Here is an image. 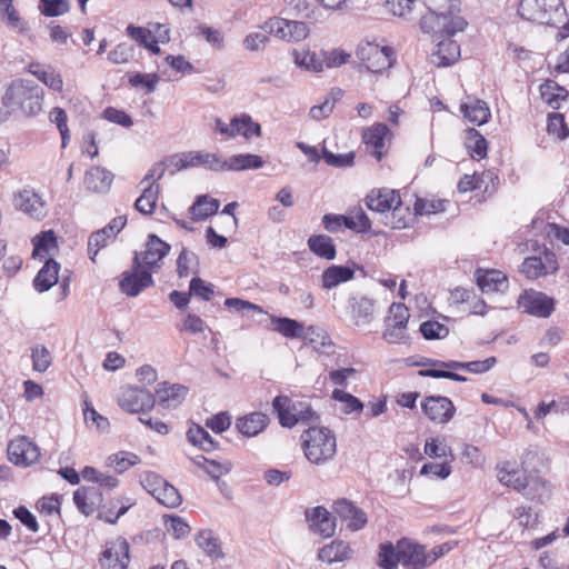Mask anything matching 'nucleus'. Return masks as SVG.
Instances as JSON below:
<instances>
[{"label": "nucleus", "mask_w": 569, "mask_h": 569, "mask_svg": "<svg viewBox=\"0 0 569 569\" xmlns=\"http://www.w3.org/2000/svg\"><path fill=\"white\" fill-rule=\"evenodd\" d=\"M272 329L286 338H302L305 327L301 322L287 317H271Z\"/></svg>", "instance_id": "a19ab883"}, {"label": "nucleus", "mask_w": 569, "mask_h": 569, "mask_svg": "<svg viewBox=\"0 0 569 569\" xmlns=\"http://www.w3.org/2000/svg\"><path fill=\"white\" fill-rule=\"evenodd\" d=\"M520 272L523 273L528 279H538L541 276L548 273L547 266L543 263L540 257H527L520 267Z\"/></svg>", "instance_id": "5fc2aeb1"}, {"label": "nucleus", "mask_w": 569, "mask_h": 569, "mask_svg": "<svg viewBox=\"0 0 569 569\" xmlns=\"http://www.w3.org/2000/svg\"><path fill=\"white\" fill-rule=\"evenodd\" d=\"M43 89L32 80L13 81L2 98L11 111L20 110L26 116H36L42 110Z\"/></svg>", "instance_id": "f03ea898"}, {"label": "nucleus", "mask_w": 569, "mask_h": 569, "mask_svg": "<svg viewBox=\"0 0 569 569\" xmlns=\"http://www.w3.org/2000/svg\"><path fill=\"white\" fill-rule=\"evenodd\" d=\"M29 71L51 90L57 92L62 91V77L60 73L56 72L51 67L44 68L39 63H31L29 66Z\"/></svg>", "instance_id": "58836bf2"}, {"label": "nucleus", "mask_w": 569, "mask_h": 569, "mask_svg": "<svg viewBox=\"0 0 569 569\" xmlns=\"http://www.w3.org/2000/svg\"><path fill=\"white\" fill-rule=\"evenodd\" d=\"M270 423V418L260 411H254L236 420V428L244 437H254Z\"/></svg>", "instance_id": "5701e85b"}, {"label": "nucleus", "mask_w": 569, "mask_h": 569, "mask_svg": "<svg viewBox=\"0 0 569 569\" xmlns=\"http://www.w3.org/2000/svg\"><path fill=\"white\" fill-rule=\"evenodd\" d=\"M233 122L234 124H239L240 136H243L246 139H250L253 136H261L260 123L253 121L252 118L247 113L234 116Z\"/></svg>", "instance_id": "4d7b16f0"}, {"label": "nucleus", "mask_w": 569, "mask_h": 569, "mask_svg": "<svg viewBox=\"0 0 569 569\" xmlns=\"http://www.w3.org/2000/svg\"><path fill=\"white\" fill-rule=\"evenodd\" d=\"M348 310L356 327H366L375 319L376 301L367 296L353 295L348 299Z\"/></svg>", "instance_id": "f3484780"}, {"label": "nucleus", "mask_w": 569, "mask_h": 569, "mask_svg": "<svg viewBox=\"0 0 569 569\" xmlns=\"http://www.w3.org/2000/svg\"><path fill=\"white\" fill-rule=\"evenodd\" d=\"M307 243L310 251L320 258L333 260L337 256L333 240L327 234H313L309 237Z\"/></svg>", "instance_id": "c9c22d12"}, {"label": "nucleus", "mask_w": 569, "mask_h": 569, "mask_svg": "<svg viewBox=\"0 0 569 569\" xmlns=\"http://www.w3.org/2000/svg\"><path fill=\"white\" fill-rule=\"evenodd\" d=\"M196 542L199 548L210 558L222 559L224 553L221 549L220 539L213 533L212 530L206 529L199 531L196 537Z\"/></svg>", "instance_id": "e433bc0d"}, {"label": "nucleus", "mask_w": 569, "mask_h": 569, "mask_svg": "<svg viewBox=\"0 0 569 569\" xmlns=\"http://www.w3.org/2000/svg\"><path fill=\"white\" fill-rule=\"evenodd\" d=\"M71 9V4L68 0H39L38 10L44 17H59Z\"/></svg>", "instance_id": "864d4df0"}, {"label": "nucleus", "mask_w": 569, "mask_h": 569, "mask_svg": "<svg viewBox=\"0 0 569 569\" xmlns=\"http://www.w3.org/2000/svg\"><path fill=\"white\" fill-rule=\"evenodd\" d=\"M409 318V309L403 303L393 302L389 307V317L386 322L407 328Z\"/></svg>", "instance_id": "0e129e2a"}, {"label": "nucleus", "mask_w": 569, "mask_h": 569, "mask_svg": "<svg viewBox=\"0 0 569 569\" xmlns=\"http://www.w3.org/2000/svg\"><path fill=\"white\" fill-rule=\"evenodd\" d=\"M187 391V387L182 385L162 382L158 385L154 398L163 408H176L183 401Z\"/></svg>", "instance_id": "b1692460"}, {"label": "nucleus", "mask_w": 569, "mask_h": 569, "mask_svg": "<svg viewBox=\"0 0 569 569\" xmlns=\"http://www.w3.org/2000/svg\"><path fill=\"white\" fill-rule=\"evenodd\" d=\"M390 130L385 123H376L362 131V141L367 149H371L370 153L380 161L383 157L385 139Z\"/></svg>", "instance_id": "412c9836"}, {"label": "nucleus", "mask_w": 569, "mask_h": 569, "mask_svg": "<svg viewBox=\"0 0 569 569\" xmlns=\"http://www.w3.org/2000/svg\"><path fill=\"white\" fill-rule=\"evenodd\" d=\"M153 284L154 281L150 270L142 267L140 254L136 252L132 268L123 271L121 274L119 282L120 291L128 297H137L142 290Z\"/></svg>", "instance_id": "423d86ee"}, {"label": "nucleus", "mask_w": 569, "mask_h": 569, "mask_svg": "<svg viewBox=\"0 0 569 569\" xmlns=\"http://www.w3.org/2000/svg\"><path fill=\"white\" fill-rule=\"evenodd\" d=\"M159 503L167 508H177L181 505L182 498L176 487L168 481L161 487L160 491H157L153 497Z\"/></svg>", "instance_id": "603ef678"}, {"label": "nucleus", "mask_w": 569, "mask_h": 569, "mask_svg": "<svg viewBox=\"0 0 569 569\" xmlns=\"http://www.w3.org/2000/svg\"><path fill=\"white\" fill-rule=\"evenodd\" d=\"M518 14L521 19L558 27L566 18L562 0H520Z\"/></svg>", "instance_id": "20e7f679"}, {"label": "nucleus", "mask_w": 569, "mask_h": 569, "mask_svg": "<svg viewBox=\"0 0 569 569\" xmlns=\"http://www.w3.org/2000/svg\"><path fill=\"white\" fill-rule=\"evenodd\" d=\"M292 57L293 62L306 71L315 73L323 71L322 59L309 49H293Z\"/></svg>", "instance_id": "4c0bfd02"}, {"label": "nucleus", "mask_w": 569, "mask_h": 569, "mask_svg": "<svg viewBox=\"0 0 569 569\" xmlns=\"http://www.w3.org/2000/svg\"><path fill=\"white\" fill-rule=\"evenodd\" d=\"M31 358L32 368L38 372H44L52 361L51 355L44 346H36L32 348Z\"/></svg>", "instance_id": "e2e57ef3"}, {"label": "nucleus", "mask_w": 569, "mask_h": 569, "mask_svg": "<svg viewBox=\"0 0 569 569\" xmlns=\"http://www.w3.org/2000/svg\"><path fill=\"white\" fill-rule=\"evenodd\" d=\"M415 212L412 213L409 206H405L401 198L392 206L389 212L385 216L381 222L386 227L392 229H405L410 226L413 220Z\"/></svg>", "instance_id": "cd10ccee"}, {"label": "nucleus", "mask_w": 569, "mask_h": 569, "mask_svg": "<svg viewBox=\"0 0 569 569\" xmlns=\"http://www.w3.org/2000/svg\"><path fill=\"white\" fill-rule=\"evenodd\" d=\"M332 399L343 403L342 411L345 413L361 412L363 409V403L359 398L341 389L332 391Z\"/></svg>", "instance_id": "6e6d98bb"}, {"label": "nucleus", "mask_w": 569, "mask_h": 569, "mask_svg": "<svg viewBox=\"0 0 569 569\" xmlns=\"http://www.w3.org/2000/svg\"><path fill=\"white\" fill-rule=\"evenodd\" d=\"M264 164L263 159L258 154L240 153L222 159V171H242L249 169H260Z\"/></svg>", "instance_id": "c85d7f7f"}, {"label": "nucleus", "mask_w": 569, "mask_h": 569, "mask_svg": "<svg viewBox=\"0 0 569 569\" xmlns=\"http://www.w3.org/2000/svg\"><path fill=\"white\" fill-rule=\"evenodd\" d=\"M401 565L407 569H425L430 566L423 545L408 538L398 540Z\"/></svg>", "instance_id": "dca6fc26"}, {"label": "nucleus", "mask_w": 569, "mask_h": 569, "mask_svg": "<svg viewBox=\"0 0 569 569\" xmlns=\"http://www.w3.org/2000/svg\"><path fill=\"white\" fill-rule=\"evenodd\" d=\"M540 94L543 101L555 110H558L561 102L569 97L568 90L553 80H547L540 86Z\"/></svg>", "instance_id": "f704fd0d"}, {"label": "nucleus", "mask_w": 569, "mask_h": 569, "mask_svg": "<svg viewBox=\"0 0 569 569\" xmlns=\"http://www.w3.org/2000/svg\"><path fill=\"white\" fill-rule=\"evenodd\" d=\"M188 441L206 452L219 449V442L200 425L192 423L187 431Z\"/></svg>", "instance_id": "72a5a7b5"}, {"label": "nucleus", "mask_w": 569, "mask_h": 569, "mask_svg": "<svg viewBox=\"0 0 569 569\" xmlns=\"http://www.w3.org/2000/svg\"><path fill=\"white\" fill-rule=\"evenodd\" d=\"M213 293V284L207 283L199 277H193L191 279L189 284V295L200 298L203 301H209Z\"/></svg>", "instance_id": "052dcab7"}, {"label": "nucleus", "mask_w": 569, "mask_h": 569, "mask_svg": "<svg viewBox=\"0 0 569 569\" xmlns=\"http://www.w3.org/2000/svg\"><path fill=\"white\" fill-rule=\"evenodd\" d=\"M220 207L219 200L209 196H199L190 207V213L193 220H204L218 212Z\"/></svg>", "instance_id": "79ce46f5"}, {"label": "nucleus", "mask_w": 569, "mask_h": 569, "mask_svg": "<svg viewBox=\"0 0 569 569\" xmlns=\"http://www.w3.org/2000/svg\"><path fill=\"white\" fill-rule=\"evenodd\" d=\"M428 13L420 19V28L425 33L463 32L468 22L460 16L459 0H422Z\"/></svg>", "instance_id": "f257e3e1"}, {"label": "nucleus", "mask_w": 569, "mask_h": 569, "mask_svg": "<svg viewBox=\"0 0 569 569\" xmlns=\"http://www.w3.org/2000/svg\"><path fill=\"white\" fill-rule=\"evenodd\" d=\"M460 110L465 118L477 126L488 122L491 116L487 102L479 99L461 103Z\"/></svg>", "instance_id": "473e14b6"}, {"label": "nucleus", "mask_w": 569, "mask_h": 569, "mask_svg": "<svg viewBox=\"0 0 569 569\" xmlns=\"http://www.w3.org/2000/svg\"><path fill=\"white\" fill-rule=\"evenodd\" d=\"M392 49L376 43L365 42L357 48V58L370 72H381L392 64Z\"/></svg>", "instance_id": "0eeeda50"}, {"label": "nucleus", "mask_w": 569, "mask_h": 569, "mask_svg": "<svg viewBox=\"0 0 569 569\" xmlns=\"http://www.w3.org/2000/svg\"><path fill=\"white\" fill-rule=\"evenodd\" d=\"M50 121L57 124V128L61 134L62 147H66L67 140L69 139V129H68V117L66 111L60 107H54L50 111Z\"/></svg>", "instance_id": "338daca9"}, {"label": "nucleus", "mask_w": 569, "mask_h": 569, "mask_svg": "<svg viewBox=\"0 0 569 569\" xmlns=\"http://www.w3.org/2000/svg\"><path fill=\"white\" fill-rule=\"evenodd\" d=\"M102 567L127 569L130 561V546L123 537L108 541L99 559Z\"/></svg>", "instance_id": "ddd939ff"}, {"label": "nucleus", "mask_w": 569, "mask_h": 569, "mask_svg": "<svg viewBox=\"0 0 569 569\" xmlns=\"http://www.w3.org/2000/svg\"><path fill=\"white\" fill-rule=\"evenodd\" d=\"M517 302L523 312L538 318H548L556 308L553 298L536 290H525Z\"/></svg>", "instance_id": "9d476101"}, {"label": "nucleus", "mask_w": 569, "mask_h": 569, "mask_svg": "<svg viewBox=\"0 0 569 569\" xmlns=\"http://www.w3.org/2000/svg\"><path fill=\"white\" fill-rule=\"evenodd\" d=\"M419 330L426 340L443 339L449 335L448 327L432 320L422 322Z\"/></svg>", "instance_id": "13d9d810"}, {"label": "nucleus", "mask_w": 569, "mask_h": 569, "mask_svg": "<svg viewBox=\"0 0 569 569\" xmlns=\"http://www.w3.org/2000/svg\"><path fill=\"white\" fill-rule=\"evenodd\" d=\"M139 462L140 458L136 453L126 451L111 455L107 459V466L114 469L118 473L124 472L130 467L138 465Z\"/></svg>", "instance_id": "09e8293b"}, {"label": "nucleus", "mask_w": 569, "mask_h": 569, "mask_svg": "<svg viewBox=\"0 0 569 569\" xmlns=\"http://www.w3.org/2000/svg\"><path fill=\"white\" fill-rule=\"evenodd\" d=\"M353 550L350 545L343 540H333L323 546L318 551V559L332 565L335 562H342L352 558Z\"/></svg>", "instance_id": "393cba45"}, {"label": "nucleus", "mask_w": 569, "mask_h": 569, "mask_svg": "<svg viewBox=\"0 0 569 569\" xmlns=\"http://www.w3.org/2000/svg\"><path fill=\"white\" fill-rule=\"evenodd\" d=\"M306 458L313 465H323L333 459L337 452L335 433L326 427H310L301 435Z\"/></svg>", "instance_id": "7ed1b4c3"}, {"label": "nucleus", "mask_w": 569, "mask_h": 569, "mask_svg": "<svg viewBox=\"0 0 569 569\" xmlns=\"http://www.w3.org/2000/svg\"><path fill=\"white\" fill-rule=\"evenodd\" d=\"M355 277V269L349 266L332 264L321 274L322 287L330 290Z\"/></svg>", "instance_id": "2f4dec72"}, {"label": "nucleus", "mask_w": 569, "mask_h": 569, "mask_svg": "<svg viewBox=\"0 0 569 569\" xmlns=\"http://www.w3.org/2000/svg\"><path fill=\"white\" fill-rule=\"evenodd\" d=\"M423 413L433 422L447 423L456 412L452 401L442 396H429L421 402Z\"/></svg>", "instance_id": "a211bd4d"}, {"label": "nucleus", "mask_w": 569, "mask_h": 569, "mask_svg": "<svg viewBox=\"0 0 569 569\" xmlns=\"http://www.w3.org/2000/svg\"><path fill=\"white\" fill-rule=\"evenodd\" d=\"M322 159L325 162L331 167L336 168H345L350 167L353 164L355 161V153L348 152L343 154H336L326 148L322 150Z\"/></svg>", "instance_id": "69168bd1"}, {"label": "nucleus", "mask_w": 569, "mask_h": 569, "mask_svg": "<svg viewBox=\"0 0 569 569\" xmlns=\"http://www.w3.org/2000/svg\"><path fill=\"white\" fill-rule=\"evenodd\" d=\"M272 409L278 417L279 423L284 428H292L299 422H317L319 416L311 406L302 401H292L288 396H277L272 400Z\"/></svg>", "instance_id": "39448f33"}, {"label": "nucleus", "mask_w": 569, "mask_h": 569, "mask_svg": "<svg viewBox=\"0 0 569 569\" xmlns=\"http://www.w3.org/2000/svg\"><path fill=\"white\" fill-rule=\"evenodd\" d=\"M261 29L273 33L279 39L292 42L305 40L309 36V28L306 22L291 21L282 18H271L267 20Z\"/></svg>", "instance_id": "1a4fd4ad"}, {"label": "nucleus", "mask_w": 569, "mask_h": 569, "mask_svg": "<svg viewBox=\"0 0 569 569\" xmlns=\"http://www.w3.org/2000/svg\"><path fill=\"white\" fill-rule=\"evenodd\" d=\"M113 236L107 230V227L91 233L88 240V253L92 261H96L98 251L106 246L107 239Z\"/></svg>", "instance_id": "680f3d73"}, {"label": "nucleus", "mask_w": 569, "mask_h": 569, "mask_svg": "<svg viewBox=\"0 0 569 569\" xmlns=\"http://www.w3.org/2000/svg\"><path fill=\"white\" fill-rule=\"evenodd\" d=\"M198 272V256L187 248H182L177 259V273L179 278H187L190 273L197 274Z\"/></svg>", "instance_id": "49530a36"}, {"label": "nucleus", "mask_w": 569, "mask_h": 569, "mask_svg": "<svg viewBox=\"0 0 569 569\" xmlns=\"http://www.w3.org/2000/svg\"><path fill=\"white\" fill-rule=\"evenodd\" d=\"M398 563H401L398 543L393 546L391 542H386L380 546L379 562L382 569H397Z\"/></svg>", "instance_id": "8fccbe9b"}, {"label": "nucleus", "mask_w": 569, "mask_h": 569, "mask_svg": "<svg viewBox=\"0 0 569 569\" xmlns=\"http://www.w3.org/2000/svg\"><path fill=\"white\" fill-rule=\"evenodd\" d=\"M101 501V493L96 487H80L73 492V502L86 516L94 512Z\"/></svg>", "instance_id": "bb28decb"}, {"label": "nucleus", "mask_w": 569, "mask_h": 569, "mask_svg": "<svg viewBox=\"0 0 569 569\" xmlns=\"http://www.w3.org/2000/svg\"><path fill=\"white\" fill-rule=\"evenodd\" d=\"M465 146L472 159H483L487 156L488 142L475 128L466 130Z\"/></svg>", "instance_id": "ea45409f"}, {"label": "nucleus", "mask_w": 569, "mask_h": 569, "mask_svg": "<svg viewBox=\"0 0 569 569\" xmlns=\"http://www.w3.org/2000/svg\"><path fill=\"white\" fill-rule=\"evenodd\" d=\"M60 264L54 259H48L33 279V286L39 292L51 289L58 282Z\"/></svg>", "instance_id": "c756f323"}, {"label": "nucleus", "mask_w": 569, "mask_h": 569, "mask_svg": "<svg viewBox=\"0 0 569 569\" xmlns=\"http://www.w3.org/2000/svg\"><path fill=\"white\" fill-rule=\"evenodd\" d=\"M199 33L214 49L221 50L224 46V36L221 30L201 24L198 27Z\"/></svg>", "instance_id": "774afa93"}, {"label": "nucleus", "mask_w": 569, "mask_h": 569, "mask_svg": "<svg viewBox=\"0 0 569 569\" xmlns=\"http://www.w3.org/2000/svg\"><path fill=\"white\" fill-rule=\"evenodd\" d=\"M303 339L308 340L313 349L318 352H329V349L333 346L329 335L319 327L310 326L305 329Z\"/></svg>", "instance_id": "a18cd8bd"}, {"label": "nucleus", "mask_w": 569, "mask_h": 569, "mask_svg": "<svg viewBox=\"0 0 569 569\" xmlns=\"http://www.w3.org/2000/svg\"><path fill=\"white\" fill-rule=\"evenodd\" d=\"M170 251V244L161 240L156 234H149L146 250L140 257L141 264L144 263L148 269L159 267L158 262L162 260Z\"/></svg>", "instance_id": "a878e982"}, {"label": "nucleus", "mask_w": 569, "mask_h": 569, "mask_svg": "<svg viewBox=\"0 0 569 569\" xmlns=\"http://www.w3.org/2000/svg\"><path fill=\"white\" fill-rule=\"evenodd\" d=\"M497 470L498 479L501 483L512 487L528 499L533 500L536 498V495L532 492V486L538 483L539 479L537 477L525 476L509 461L498 465Z\"/></svg>", "instance_id": "6e6552de"}, {"label": "nucleus", "mask_w": 569, "mask_h": 569, "mask_svg": "<svg viewBox=\"0 0 569 569\" xmlns=\"http://www.w3.org/2000/svg\"><path fill=\"white\" fill-rule=\"evenodd\" d=\"M159 193L160 186L156 183H149L144 187L141 196L136 200L134 208L142 214L153 213Z\"/></svg>", "instance_id": "37998d69"}, {"label": "nucleus", "mask_w": 569, "mask_h": 569, "mask_svg": "<svg viewBox=\"0 0 569 569\" xmlns=\"http://www.w3.org/2000/svg\"><path fill=\"white\" fill-rule=\"evenodd\" d=\"M190 168L204 167L213 171H222V158L206 151H188Z\"/></svg>", "instance_id": "c03bdc74"}, {"label": "nucleus", "mask_w": 569, "mask_h": 569, "mask_svg": "<svg viewBox=\"0 0 569 569\" xmlns=\"http://www.w3.org/2000/svg\"><path fill=\"white\" fill-rule=\"evenodd\" d=\"M118 402L126 411L138 413L152 409L156 398L153 393L144 388L128 386L122 389Z\"/></svg>", "instance_id": "9b49d317"}, {"label": "nucleus", "mask_w": 569, "mask_h": 569, "mask_svg": "<svg viewBox=\"0 0 569 569\" xmlns=\"http://www.w3.org/2000/svg\"><path fill=\"white\" fill-rule=\"evenodd\" d=\"M8 459L14 465L29 466L38 461L39 448L28 437L21 436L11 440L7 448Z\"/></svg>", "instance_id": "2eb2a0df"}, {"label": "nucleus", "mask_w": 569, "mask_h": 569, "mask_svg": "<svg viewBox=\"0 0 569 569\" xmlns=\"http://www.w3.org/2000/svg\"><path fill=\"white\" fill-rule=\"evenodd\" d=\"M33 257L43 258L50 249L57 246V238L52 230L42 231L32 239Z\"/></svg>", "instance_id": "3c124183"}, {"label": "nucleus", "mask_w": 569, "mask_h": 569, "mask_svg": "<svg viewBox=\"0 0 569 569\" xmlns=\"http://www.w3.org/2000/svg\"><path fill=\"white\" fill-rule=\"evenodd\" d=\"M13 207L28 217L41 220L47 216V206L42 197L33 189L26 187L13 194Z\"/></svg>", "instance_id": "4468645a"}, {"label": "nucleus", "mask_w": 569, "mask_h": 569, "mask_svg": "<svg viewBox=\"0 0 569 569\" xmlns=\"http://www.w3.org/2000/svg\"><path fill=\"white\" fill-rule=\"evenodd\" d=\"M113 181V174L100 167L91 168L84 177V186L93 192H107Z\"/></svg>", "instance_id": "7c9ffc66"}, {"label": "nucleus", "mask_w": 569, "mask_h": 569, "mask_svg": "<svg viewBox=\"0 0 569 569\" xmlns=\"http://www.w3.org/2000/svg\"><path fill=\"white\" fill-rule=\"evenodd\" d=\"M400 198L399 191L389 188L372 189L365 199L367 208L380 216L381 220Z\"/></svg>", "instance_id": "6ab92c4d"}, {"label": "nucleus", "mask_w": 569, "mask_h": 569, "mask_svg": "<svg viewBox=\"0 0 569 569\" xmlns=\"http://www.w3.org/2000/svg\"><path fill=\"white\" fill-rule=\"evenodd\" d=\"M477 284L482 292H505L508 287L507 276L496 269L476 271Z\"/></svg>", "instance_id": "4be33fe9"}, {"label": "nucleus", "mask_w": 569, "mask_h": 569, "mask_svg": "<svg viewBox=\"0 0 569 569\" xmlns=\"http://www.w3.org/2000/svg\"><path fill=\"white\" fill-rule=\"evenodd\" d=\"M437 41L436 49L430 54V61L437 67H448L460 58V46L452 39L456 34L447 32L430 33Z\"/></svg>", "instance_id": "f8f14e48"}, {"label": "nucleus", "mask_w": 569, "mask_h": 569, "mask_svg": "<svg viewBox=\"0 0 569 569\" xmlns=\"http://www.w3.org/2000/svg\"><path fill=\"white\" fill-rule=\"evenodd\" d=\"M547 130L550 134L557 136L560 140L569 136V128L561 113L553 112L548 114Z\"/></svg>", "instance_id": "bf43d9fd"}, {"label": "nucleus", "mask_w": 569, "mask_h": 569, "mask_svg": "<svg viewBox=\"0 0 569 569\" xmlns=\"http://www.w3.org/2000/svg\"><path fill=\"white\" fill-rule=\"evenodd\" d=\"M307 521L309 522L310 530L325 538L335 535L336 522L330 512L322 506L307 509L305 511Z\"/></svg>", "instance_id": "aec40b11"}, {"label": "nucleus", "mask_w": 569, "mask_h": 569, "mask_svg": "<svg viewBox=\"0 0 569 569\" xmlns=\"http://www.w3.org/2000/svg\"><path fill=\"white\" fill-rule=\"evenodd\" d=\"M497 362L496 357H489L485 360H476L469 362H461L456 360H449L447 369L467 370L471 373H485L489 371Z\"/></svg>", "instance_id": "de8ad7c7"}]
</instances>
